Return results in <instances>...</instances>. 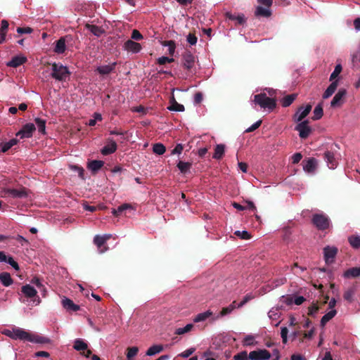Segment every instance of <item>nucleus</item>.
I'll use <instances>...</instances> for the list:
<instances>
[{"label": "nucleus", "instance_id": "1", "mask_svg": "<svg viewBox=\"0 0 360 360\" xmlns=\"http://www.w3.org/2000/svg\"><path fill=\"white\" fill-rule=\"evenodd\" d=\"M11 338L13 340H26L34 343L44 344L49 342V338L31 334L20 328L13 329Z\"/></svg>", "mask_w": 360, "mask_h": 360}, {"label": "nucleus", "instance_id": "2", "mask_svg": "<svg viewBox=\"0 0 360 360\" xmlns=\"http://www.w3.org/2000/svg\"><path fill=\"white\" fill-rule=\"evenodd\" d=\"M254 297L250 295H246L243 300L238 304H237L236 301H233L230 305L226 307H223L219 314L215 316L212 317V321H216L219 319V318L226 316L229 314H231L233 309H235L236 307L240 308L242 307L243 305H245L248 302H249L250 300H252Z\"/></svg>", "mask_w": 360, "mask_h": 360}, {"label": "nucleus", "instance_id": "3", "mask_svg": "<svg viewBox=\"0 0 360 360\" xmlns=\"http://www.w3.org/2000/svg\"><path fill=\"white\" fill-rule=\"evenodd\" d=\"M70 72L66 66L60 63H53L52 64L51 77L58 81H65L70 76Z\"/></svg>", "mask_w": 360, "mask_h": 360}, {"label": "nucleus", "instance_id": "4", "mask_svg": "<svg viewBox=\"0 0 360 360\" xmlns=\"http://www.w3.org/2000/svg\"><path fill=\"white\" fill-rule=\"evenodd\" d=\"M254 102L261 108H268L269 110H273L276 106V100L268 97L264 93L255 95Z\"/></svg>", "mask_w": 360, "mask_h": 360}, {"label": "nucleus", "instance_id": "5", "mask_svg": "<svg viewBox=\"0 0 360 360\" xmlns=\"http://www.w3.org/2000/svg\"><path fill=\"white\" fill-rule=\"evenodd\" d=\"M183 59L184 64L181 65V68H184V70H186V76L184 77L186 79L187 77L192 76L195 72V57L190 52H186L184 53Z\"/></svg>", "mask_w": 360, "mask_h": 360}, {"label": "nucleus", "instance_id": "6", "mask_svg": "<svg viewBox=\"0 0 360 360\" xmlns=\"http://www.w3.org/2000/svg\"><path fill=\"white\" fill-rule=\"evenodd\" d=\"M312 224L321 231H324L330 226V219L324 214H314L311 219Z\"/></svg>", "mask_w": 360, "mask_h": 360}, {"label": "nucleus", "instance_id": "7", "mask_svg": "<svg viewBox=\"0 0 360 360\" xmlns=\"http://www.w3.org/2000/svg\"><path fill=\"white\" fill-rule=\"evenodd\" d=\"M19 300L27 307H34L41 302V300L37 294H18Z\"/></svg>", "mask_w": 360, "mask_h": 360}, {"label": "nucleus", "instance_id": "8", "mask_svg": "<svg viewBox=\"0 0 360 360\" xmlns=\"http://www.w3.org/2000/svg\"><path fill=\"white\" fill-rule=\"evenodd\" d=\"M323 295L324 294H322V295ZM328 300L329 297L328 296V294H326L325 296L320 297L316 302H312L311 306L308 307V315L314 317L319 310L322 307V306L326 304Z\"/></svg>", "mask_w": 360, "mask_h": 360}, {"label": "nucleus", "instance_id": "9", "mask_svg": "<svg viewBox=\"0 0 360 360\" xmlns=\"http://www.w3.org/2000/svg\"><path fill=\"white\" fill-rule=\"evenodd\" d=\"M323 257L326 264L334 263L335 258L338 252V249L335 246L327 245L323 248Z\"/></svg>", "mask_w": 360, "mask_h": 360}, {"label": "nucleus", "instance_id": "10", "mask_svg": "<svg viewBox=\"0 0 360 360\" xmlns=\"http://www.w3.org/2000/svg\"><path fill=\"white\" fill-rule=\"evenodd\" d=\"M305 301V298L302 296L297 297L293 298V297L287 295H283L280 298V303L281 304V307H283V304L286 306H291L292 304L296 305H300Z\"/></svg>", "mask_w": 360, "mask_h": 360}, {"label": "nucleus", "instance_id": "11", "mask_svg": "<svg viewBox=\"0 0 360 360\" xmlns=\"http://www.w3.org/2000/svg\"><path fill=\"white\" fill-rule=\"evenodd\" d=\"M309 120H304L297 124L295 130L299 132L301 139H307L312 131L311 128L309 126Z\"/></svg>", "mask_w": 360, "mask_h": 360}, {"label": "nucleus", "instance_id": "12", "mask_svg": "<svg viewBox=\"0 0 360 360\" xmlns=\"http://www.w3.org/2000/svg\"><path fill=\"white\" fill-rule=\"evenodd\" d=\"M36 130L35 125L32 123H27L22 126V129L16 133V136L20 139L30 138Z\"/></svg>", "mask_w": 360, "mask_h": 360}, {"label": "nucleus", "instance_id": "13", "mask_svg": "<svg viewBox=\"0 0 360 360\" xmlns=\"http://www.w3.org/2000/svg\"><path fill=\"white\" fill-rule=\"evenodd\" d=\"M270 357L271 353L265 349L252 351L249 354V359L251 360H267Z\"/></svg>", "mask_w": 360, "mask_h": 360}, {"label": "nucleus", "instance_id": "14", "mask_svg": "<svg viewBox=\"0 0 360 360\" xmlns=\"http://www.w3.org/2000/svg\"><path fill=\"white\" fill-rule=\"evenodd\" d=\"M311 105L310 104L307 105L306 107L302 105L298 108L296 113L294 115V120L297 122H301L309 115L311 110Z\"/></svg>", "mask_w": 360, "mask_h": 360}, {"label": "nucleus", "instance_id": "15", "mask_svg": "<svg viewBox=\"0 0 360 360\" xmlns=\"http://www.w3.org/2000/svg\"><path fill=\"white\" fill-rule=\"evenodd\" d=\"M347 94V91L345 89H340L335 95L330 103V106L333 108L340 107L344 102V98Z\"/></svg>", "mask_w": 360, "mask_h": 360}, {"label": "nucleus", "instance_id": "16", "mask_svg": "<svg viewBox=\"0 0 360 360\" xmlns=\"http://www.w3.org/2000/svg\"><path fill=\"white\" fill-rule=\"evenodd\" d=\"M117 145L112 139H108L106 145L101 149V153L103 155H110L117 150Z\"/></svg>", "mask_w": 360, "mask_h": 360}, {"label": "nucleus", "instance_id": "17", "mask_svg": "<svg viewBox=\"0 0 360 360\" xmlns=\"http://www.w3.org/2000/svg\"><path fill=\"white\" fill-rule=\"evenodd\" d=\"M304 170L309 174L314 173L317 167V160L314 158H309L302 162Z\"/></svg>", "mask_w": 360, "mask_h": 360}, {"label": "nucleus", "instance_id": "18", "mask_svg": "<svg viewBox=\"0 0 360 360\" xmlns=\"http://www.w3.org/2000/svg\"><path fill=\"white\" fill-rule=\"evenodd\" d=\"M124 49L127 51L132 52L134 53H139L142 47L141 45L131 39H128L123 46Z\"/></svg>", "mask_w": 360, "mask_h": 360}, {"label": "nucleus", "instance_id": "19", "mask_svg": "<svg viewBox=\"0 0 360 360\" xmlns=\"http://www.w3.org/2000/svg\"><path fill=\"white\" fill-rule=\"evenodd\" d=\"M116 65V62L109 65H101L96 68V71L101 75H108L115 71Z\"/></svg>", "mask_w": 360, "mask_h": 360}, {"label": "nucleus", "instance_id": "20", "mask_svg": "<svg viewBox=\"0 0 360 360\" xmlns=\"http://www.w3.org/2000/svg\"><path fill=\"white\" fill-rule=\"evenodd\" d=\"M133 210L134 209L131 205L129 203H124L120 205L117 209H113L111 212L114 216L118 217L122 214L127 215V210L131 211Z\"/></svg>", "mask_w": 360, "mask_h": 360}, {"label": "nucleus", "instance_id": "21", "mask_svg": "<svg viewBox=\"0 0 360 360\" xmlns=\"http://www.w3.org/2000/svg\"><path fill=\"white\" fill-rule=\"evenodd\" d=\"M323 158L329 168L334 169L337 166L338 160L335 159L333 152L326 151L323 153Z\"/></svg>", "mask_w": 360, "mask_h": 360}, {"label": "nucleus", "instance_id": "22", "mask_svg": "<svg viewBox=\"0 0 360 360\" xmlns=\"http://www.w3.org/2000/svg\"><path fill=\"white\" fill-rule=\"evenodd\" d=\"M62 305L67 311H77L80 309L79 305L75 304L72 300L67 297H64L62 300Z\"/></svg>", "mask_w": 360, "mask_h": 360}, {"label": "nucleus", "instance_id": "23", "mask_svg": "<svg viewBox=\"0 0 360 360\" xmlns=\"http://www.w3.org/2000/svg\"><path fill=\"white\" fill-rule=\"evenodd\" d=\"M30 283L33 286H36L37 290H39L40 292H47V290L45 287V284H46V283L43 279H41L40 278H39L37 276H34L30 281Z\"/></svg>", "mask_w": 360, "mask_h": 360}, {"label": "nucleus", "instance_id": "24", "mask_svg": "<svg viewBox=\"0 0 360 360\" xmlns=\"http://www.w3.org/2000/svg\"><path fill=\"white\" fill-rule=\"evenodd\" d=\"M27 59L25 56H14L10 61L6 63L8 67L17 68L27 62Z\"/></svg>", "mask_w": 360, "mask_h": 360}, {"label": "nucleus", "instance_id": "25", "mask_svg": "<svg viewBox=\"0 0 360 360\" xmlns=\"http://www.w3.org/2000/svg\"><path fill=\"white\" fill-rule=\"evenodd\" d=\"M94 243L97 246L100 253H103L108 249L105 246L106 242L101 236L96 235L94 238Z\"/></svg>", "mask_w": 360, "mask_h": 360}, {"label": "nucleus", "instance_id": "26", "mask_svg": "<svg viewBox=\"0 0 360 360\" xmlns=\"http://www.w3.org/2000/svg\"><path fill=\"white\" fill-rule=\"evenodd\" d=\"M226 17L230 20L236 21L238 25H243L246 21V18L243 13L236 15L230 12H227L226 13Z\"/></svg>", "mask_w": 360, "mask_h": 360}, {"label": "nucleus", "instance_id": "27", "mask_svg": "<svg viewBox=\"0 0 360 360\" xmlns=\"http://www.w3.org/2000/svg\"><path fill=\"white\" fill-rule=\"evenodd\" d=\"M85 27L89 30L94 36L98 37H101L103 34L105 33V30L103 27L87 23L85 25Z\"/></svg>", "mask_w": 360, "mask_h": 360}, {"label": "nucleus", "instance_id": "28", "mask_svg": "<svg viewBox=\"0 0 360 360\" xmlns=\"http://www.w3.org/2000/svg\"><path fill=\"white\" fill-rule=\"evenodd\" d=\"M360 276V267L355 266L352 267L346 271L343 274V276L346 278H354Z\"/></svg>", "mask_w": 360, "mask_h": 360}, {"label": "nucleus", "instance_id": "29", "mask_svg": "<svg viewBox=\"0 0 360 360\" xmlns=\"http://www.w3.org/2000/svg\"><path fill=\"white\" fill-rule=\"evenodd\" d=\"M66 50L65 45V38L60 37L58 40L56 41V46L54 47L53 51L58 54L63 53Z\"/></svg>", "mask_w": 360, "mask_h": 360}, {"label": "nucleus", "instance_id": "30", "mask_svg": "<svg viewBox=\"0 0 360 360\" xmlns=\"http://www.w3.org/2000/svg\"><path fill=\"white\" fill-rule=\"evenodd\" d=\"M332 83L328 86L326 90L324 91L323 94V98L326 99L331 96L337 89L338 82V80L335 81H331Z\"/></svg>", "mask_w": 360, "mask_h": 360}, {"label": "nucleus", "instance_id": "31", "mask_svg": "<svg viewBox=\"0 0 360 360\" xmlns=\"http://www.w3.org/2000/svg\"><path fill=\"white\" fill-rule=\"evenodd\" d=\"M6 194L9 196L13 198H25L27 196V193L25 188L18 190V189H7L6 191Z\"/></svg>", "mask_w": 360, "mask_h": 360}, {"label": "nucleus", "instance_id": "32", "mask_svg": "<svg viewBox=\"0 0 360 360\" xmlns=\"http://www.w3.org/2000/svg\"><path fill=\"white\" fill-rule=\"evenodd\" d=\"M104 162L102 160H92L88 163V168L93 172L96 173L103 166Z\"/></svg>", "mask_w": 360, "mask_h": 360}, {"label": "nucleus", "instance_id": "33", "mask_svg": "<svg viewBox=\"0 0 360 360\" xmlns=\"http://www.w3.org/2000/svg\"><path fill=\"white\" fill-rule=\"evenodd\" d=\"M255 15L256 16L269 18L271 16V12L269 8H264L261 6H259L256 8Z\"/></svg>", "mask_w": 360, "mask_h": 360}, {"label": "nucleus", "instance_id": "34", "mask_svg": "<svg viewBox=\"0 0 360 360\" xmlns=\"http://www.w3.org/2000/svg\"><path fill=\"white\" fill-rule=\"evenodd\" d=\"M297 96V94H292L285 96L281 101L282 106L285 107V108L288 107L296 99Z\"/></svg>", "mask_w": 360, "mask_h": 360}, {"label": "nucleus", "instance_id": "35", "mask_svg": "<svg viewBox=\"0 0 360 360\" xmlns=\"http://www.w3.org/2000/svg\"><path fill=\"white\" fill-rule=\"evenodd\" d=\"M336 314L337 311L335 309H332L326 313L321 319V326L324 327L325 325L336 315Z\"/></svg>", "mask_w": 360, "mask_h": 360}, {"label": "nucleus", "instance_id": "36", "mask_svg": "<svg viewBox=\"0 0 360 360\" xmlns=\"http://www.w3.org/2000/svg\"><path fill=\"white\" fill-rule=\"evenodd\" d=\"M0 281L4 286H9L13 283V279L8 272H2L0 274Z\"/></svg>", "mask_w": 360, "mask_h": 360}, {"label": "nucleus", "instance_id": "37", "mask_svg": "<svg viewBox=\"0 0 360 360\" xmlns=\"http://www.w3.org/2000/svg\"><path fill=\"white\" fill-rule=\"evenodd\" d=\"M213 315V313L210 310H207L205 312L198 314L194 319L193 321L195 323L201 322L205 321L207 319L211 317Z\"/></svg>", "mask_w": 360, "mask_h": 360}, {"label": "nucleus", "instance_id": "38", "mask_svg": "<svg viewBox=\"0 0 360 360\" xmlns=\"http://www.w3.org/2000/svg\"><path fill=\"white\" fill-rule=\"evenodd\" d=\"M225 150V146L224 144H217L214 149L213 158L220 160L222 158Z\"/></svg>", "mask_w": 360, "mask_h": 360}, {"label": "nucleus", "instance_id": "39", "mask_svg": "<svg viewBox=\"0 0 360 360\" xmlns=\"http://www.w3.org/2000/svg\"><path fill=\"white\" fill-rule=\"evenodd\" d=\"M349 245L354 249L360 248V236L352 235L348 238Z\"/></svg>", "mask_w": 360, "mask_h": 360}, {"label": "nucleus", "instance_id": "40", "mask_svg": "<svg viewBox=\"0 0 360 360\" xmlns=\"http://www.w3.org/2000/svg\"><path fill=\"white\" fill-rule=\"evenodd\" d=\"M162 350L163 346L162 345H154L148 349L146 355L153 356L161 352Z\"/></svg>", "mask_w": 360, "mask_h": 360}, {"label": "nucleus", "instance_id": "41", "mask_svg": "<svg viewBox=\"0 0 360 360\" xmlns=\"http://www.w3.org/2000/svg\"><path fill=\"white\" fill-rule=\"evenodd\" d=\"M73 347L77 351H84L87 349L88 345L81 339H76Z\"/></svg>", "mask_w": 360, "mask_h": 360}, {"label": "nucleus", "instance_id": "42", "mask_svg": "<svg viewBox=\"0 0 360 360\" xmlns=\"http://www.w3.org/2000/svg\"><path fill=\"white\" fill-rule=\"evenodd\" d=\"M314 115L312 117V120H318L321 119L323 115V110L321 103L318 104L314 110Z\"/></svg>", "mask_w": 360, "mask_h": 360}, {"label": "nucleus", "instance_id": "43", "mask_svg": "<svg viewBox=\"0 0 360 360\" xmlns=\"http://www.w3.org/2000/svg\"><path fill=\"white\" fill-rule=\"evenodd\" d=\"M34 122L38 127V130L43 134H46V120L37 117Z\"/></svg>", "mask_w": 360, "mask_h": 360}, {"label": "nucleus", "instance_id": "44", "mask_svg": "<svg viewBox=\"0 0 360 360\" xmlns=\"http://www.w3.org/2000/svg\"><path fill=\"white\" fill-rule=\"evenodd\" d=\"M18 141L15 139H11L8 142L1 144V152H7L11 147L16 145Z\"/></svg>", "mask_w": 360, "mask_h": 360}, {"label": "nucleus", "instance_id": "45", "mask_svg": "<svg viewBox=\"0 0 360 360\" xmlns=\"http://www.w3.org/2000/svg\"><path fill=\"white\" fill-rule=\"evenodd\" d=\"M166 150L165 146L160 143H155L153 147V151L157 155H162Z\"/></svg>", "mask_w": 360, "mask_h": 360}, {"label": "nucleus", "instance_id": "46", "mask_svg": "<svg viewBox=\"0 0 360 360\" xmlns=\"http://www.w3.org/2000/svg\"><path fill=\"white\" fill-rule=\"evenodd\" d=\"M169 102L170 105L167 107L168 110L176 112L180 111V104L175 101L174 96L170 98Z\"/></svg>", "mask_w": 360, "mask_h": 360}, {"label": "nucleus", "instance_id": "47", "mask_svg": "<svg viewBox=\"0 0 360 360\" xmlns=\"http://www.w3.org/2000/svg\"><path fill=\"white\" fill-rule=\"evenodd\" d=\"M139 349L136 347H129L127 349V358L128 360H132V359L137 354Z\"/></svg>", "mask_w": 360, "mask_h": 360}, {"label": "nucleus", "instance_id": "48", "mask_svg": "<svg viewBox=\"0 0 360 360\" xmlns=\"http://www.w3.org/2000/svg\"><path fill=\"white\" fill-rule=\"evenodd\" d=\"M342 65L340 64H338L335 67V70H333V72L331 73V75L330 76V81H335V79L340 74V72H342Z\"/></svg>", "mask_w": 360, "mask_h": 360}, {"label": "nucleus", "instance_id": "49", "mask_svg": "<svg viewBox=\"0 0 360 360\" xmlns=\"http://www.w3.org/2000/svg\"><path fill=\"white\" fill-rule=\"evenodd\" d=\"M163 45L168 46L167 51H168L169 54H170V55H173L174 54V50H175V47H176L175 43H174V41H172V40H170V41H165L163 43Z\"/></svg>", "mask_w": 360, "mask_h": 360}, {"label": "nucleus", "instance_id": "50", "mask_svg": "<svg viewBox=\"0 0 360 360\" xmlns=\"http://www.w3.org/2000/svg\"><path fill=\"white\" fill-rule=\"evenodd\" d=\"M233 359L234 360H248L250 359H249V355H248L247 352L244 351V352H239L237 354H236L233 356Z\"/></svg>", "mask_w": 360, "mask_h": 360}, {"label": "nucleus", "instance_id": "51", "mask_svg": "<svg viewBox=\"0 0 360 360\" xmlns=\"http://www.w3.org/2000/svg\"><path fill=\"white\" fill-rule=\"evenodd\" d=\"M174 61V58L167 56H162L158 58L157 62L159 65H165Z\"/></svg>", "mask_w": 360, "mask_h": 360}, {"label": "nucleus", "instance_id": "52", "mask_svg": "<svg viewBox=\"0 0 360 360\" xmlns=\"http://www.w3.org/2000/svg\"><path fill=\"white\" fill-rule=\"evenodd\" d=\"M21 292H37V290L30 283L23 285Z\"/></svg>", "mask_w": 360, "mask_h": 360}, {"label": "nucleus", "instance_id": "53", "mask_svg": "<svg viewBox=\"0 0 360 360\" xmlns=\"http://www.w3.org/2000/svg\"><path fill=\"white\" fill-rule=\"evenodd\" d=\"M198 38L195 34L189 33L186 37V41L190 45H195L197 43Z\"/></svg>", "mask_w": 360, "mask_h": 360}, {"label": "nucleus", "instance_id": "54", "mask_svg": "<svg viewBox=\"0 0 360 360\" xmlns=\"http://www.w3.org/2000/svg\"><path fill=\"white\" fill-rule=\"evenodd\" d=\"M131 40L139 41L143 39V37L141 32L137 30H133L131 35Z\"/></svg>", "mask_w": 360, "mask_h": 360}, {"label": "nucleus", "instance_id": "55", "mask_svg": "<svg viewBox=\"0 0 360 360\" xmlns=\"http://www.w3.org/2000/svg\"><path fill=\"white\" fill-rule=\"evenodd\" d=\"M255 338L251 335H247L243 340V345L246 346L253 345L255 344Z\"/></svg>", "mask_w": 360, "mask_h": 360}, {"label": "nucleus", "instance_id": "56", "mask_svg": "<svg viewBox=\"0 0 360 360\" xmlns=\"http://www.w3.org/2000/svg\"><path fill=\"white\" fill-rule=\"evenodd\" d=\"M235 235L240 237V238H242V239H250L251 238L250 234L246 231H236L235 232Z\"/></svg>", "mask_w": 360, "mask_h": 360}, {"label": "nucleus", "instance_id": "57", "mask_svg": "<svg viewBox=\"0 0 360 360\" xmlns=\"http://www.w3.org/2000/svg\"><path fill=\"white\" fill-rule=\"evenodd\" d=\"M261 124H262V120H258L257 122L254 123L251 127L248 128L245 130V132L249 133V132H252V131L256 130L257 129H258L260 127Z\"/></svg>", "mask_w": 360, "mask_h": 360}, {"label": "nucleus", "instance_id": "58", "mask_svg": "<svg viewBox=\"0 0 360 360\" xmlns=\"http://www.w3.org/2000/svg\"><path fill=\"white\" fill-rule=\"evenodd\" d=\"M288 330L286 327H283L281 328V335L282 338L283 342L285 344L287 342V337H288Z\"/></svg>", "mask_w": 360, "mask_h": 360}, {"label": "nucleus", "instance_id": "59", "mask_svg": "<svg viewBox=\"0 0 360 360\" xmlns=\"http://www.w3.org/2000/svg\"><path fill=\"white\" fill-rule=\"evenodd\" d=\"M17 32L18 34H30L32 32V29L30 27H18Z\"/></svg>", "mask_w": 360, "mask_h": 360}, {"label": "nucleus", "instance_id": "60", "mask_svg": "<svg viewBox=\"0 0 360 360\" xmlns=\"http://www.w3.org/2000/svg\"><path fill=\"white\" fill-rule=\"evenodd\" d=\"M302 155L300 153H296L292 156V162L293 164H297L302 160Z\"/></svg>", "mask_w": 360, "mask_h": 360}, {"label": "nucleus", "instance_id": "61", "mask_svg": "<svg viewBox=\"0 0 360 360\" xmlns=\"http://www.w3.org/2000/svg\"><path fill=\"white\" fill-rule=\"evenodd\" d=\"M6 262L9 264L15 269H19L18 264L13 259L12 257H8Z\"/></svg>", "mask_w": 360, "mask_h": 360}, {"label": "nucleus", "instance_id": "62", "mask_svg": "<svg viewBox=\"0 0 360 360\" xmlns=\"http://www.w3.org/2000/svg\"><path fill=\"white\" fill-rule=\"evenodd\" d=\"M191 166V164L189 162H181V174L186 173L189 170Z\"/></svg>", "mask_w": 360, "mask_h": 360}, {"label": "nucleus", "instance_id": "63", "mask_svg": "<svg viewBox=\"0 0 360 360\" xmlns=\"http://www.w3.org/2000/svg\"><path fill=\"white\" fill-rule=\"evenodd\" d=\"M194 327L193 323L187 324L184 328H181V335L190 332Z\"/></svg>", "mask_w": 360, "mask_h": 360}, {"label": "nucleus", "instance_id": "64", "mask_svg": "<svg viewBox=\"0 0 360 360\" xmlns=\"http://www.w3.org/2000/svg\"><path fill=\"white\" fill-rule=\"evenodd\" d=\"M195 352V348H190L181 353V357L187 358Z\"/></svg>", "mask_w": 360, "mask_h": 360}]
</instances>
